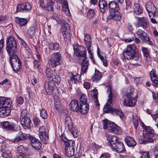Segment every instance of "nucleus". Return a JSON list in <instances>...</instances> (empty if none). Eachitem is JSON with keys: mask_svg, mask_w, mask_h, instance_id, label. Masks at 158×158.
<instances>
[{"mask_svg": "<svg viewBox=\"0 0 158 158\" xmlns=\"http://www.w3.org/2000/svg\"><path fill=\"white\" fill-rule=\"evenodd\" d=\"M21 123L23 127L25 129H28L30 127L31 120L28 117L21 118Z\"/></svg>", "mask_w": 158, "mask_h": 158, "instance_id": "nucleus-18", "label": "nucleus"}, {"mask_svg": "<svg viewBox=\"0 0 158 158\" xmlns=\"http://www.w3.org/2000/svg\"><path fill=\"white\" fill-rule=\"evenodd\" d=\"M123 55L124 58L127 60L132 59L138 61L139 59V54L138 50L134 45L128 46L126 50L123 51Z\"/></svg>", "mask_w": 158, "mask_h": 158, "instance_id": "nucleus-3", "label": "nucleus"}, {"mask_svg": "<svg viewBox=\"0 0 158 158\" xmlns=\"http://www.w3.org/2000/svg\"><path fill=\"white\" fill-rule=\"evenodd\" d=\"M2 156L6 158H10L12 156V155L10 153H7L5 151L2 152Z\"/></svg>", "mask_w": 158, "mask_h": 158, "instance_id": "nucleus-58", "label": "nucleus"}, {"mask_svg": "<svg viewBox=\"0 0 158 158\" xmlns=\"http://www.w3.org/2000/svg\"><path fill=\"white\" fill-rule=\"evenodd\" d=\"M97 54L100 59L103 62V64L105 66H106L107 65V61L105 58L104 57L100 54V51L99 50V49L98 48L97 49Z\"/></svg>", "mask_w": 158, "mask_h": 158, "instance_id": "nucleus-41", "label": "nucleus"}, {"mask_svg": "<svg viewBox=\"0 0 158 158\" xmlns=\"http://www.w3.org/2000/svg\"><path fill=\"white\" fill-rule=\"evenodd\" d=\"M23 10V12H29L31 9V6L28 3H24Z\"/></svg>", "mask_w": 158, "mask_h": 158, "instance_id": "nucleus-43", "label": "nucleus"}, {"mask_svg": "<svg viewBox=\"0 0 158 158\" xmlns=\"http://www.w3.org/2000/svg\"><path fill=\"white\" fill-rule=\"evenodd\" d=\"M65 124V126L67 127L69 129L72 128L73 123L70 116H68L66 117Z\"/></svg>", "mask_w": 158, "mask_h": 158, "instance_id": "nucleus-32", "label": "nucleus"}, {"mask_svg": "<svg viewBox=\"0 0 158 158\" xmlns=\"http://www.w3.org/2000/svg\"><path fill=\"white\" fill-rule=\"evenodd\" d=\"M145 7L148 13L149 17H154L156 11V8L154 5L152 3L149 2L146 4Z\"/></svg>", "mask_w": 158, "mask_h": 158, "instance_id": "nucleus-14", "label": "nucleus"}, {"mask_svg": "<svg viewBox=\"0 0 158 158\" xmlns=\"http://www.w3.org/2000/svg\"><path fill=\"white\" fill-rule=\"evenodd\" d=\"M55 85L52 81L44 84V86L46 92L48 95L51 94L54 89Z\"/></svg>", "mask_w": 158, "mask_h": 158, "instance_id": "nucleus-19", "label": "nucleus"}, {"mask_svg": "<svg viewBox=\"0 0 158 158\" xmlns=\"http://www.w3.org/2000/svg\"><path fill=\"white\" fill-rule=\"evenodd\" d=\"M132 92L127 93L123 96V105L128 106H133L136 104V99L133 96Z\"/></svg>", "mask_w": 158, "mask_h": 158, "instance_id": "nucleus-7", "label": "nucleus"}, {"mask_svg": "<svg viewBox=\"0 0 158 158\" xmlns=\"http://www.w3.org/2000/svg\"><path fill=\"white\" fill-rule=\"evenodd\" d=\"M70 109L73 111H77L79 110L78 102L77 100L74 99L71 101L69 104Z\"/></svg>", "mask_w": 158, "mask_h": 158, "instance_id": "nucleus-27", "label": "nucleus"}, {"mask_svg": "<svg viewBox=\"0 0 158 158\" xmlns=\"http://www.w3.org/2000/svg\"><path fill=\"white\" fill-rule=\"evenodd\" d=\"M84 42L85 43L86 48L89 54L90 55L89 58L91 59H93V53L92 52L90 48L91 47V37L89 35L87 34H85L84 37Z\"/></svg>", "mask_w": 158, "mask_h": 158, "instance_id": "nucleus-13", "label": "nucleus"}, {"mask_svg": "<svg viewBox=\"0 0 158 158\" xmlns=\"http://www.w3.org/2000/svg\"><path fill=\"white\" fill-rule=\"evenodd\" d=\"M2 127L7 131H17L20 129V127L16 124L8 121H4L1 123Z\"/></svg>", "mask_w": 158, "mask_h": 158, "instance_id": "nucleus-8", "label": "nucleus"}, {"mask_svg": "<svg viewBox=\"0 0 158 158\" xmlns=\"http://www.w3.org/2000/svg\"><path fill=\"white\" fill-rule=\"evenodd\" d=\"M59 48V44L56 42L52 43L49 45V48L50 50H57Z\"/></svg>", "mask_w": 158, "mask_h": 158, "instance_id": "nucleus-34", "label": "nucleus"}, {"mask_svg": "<svg viewBox=\"0 0 158 158\" xmlns=\"http://www.w3.org/2000/svg\"><path fill=\"white\" fill-rule=\"evenodd\" d=\"M59 16V15L58 13H54L53 14L52 18V19L55 20L57 23L60 24V20H64L60 19Z\"/></svg>", "mask_w": 158, "mask_h": 158, "instance_id": "nucleus-44", "label": "nucleus"}, {"mask_svg": "<svg viewBox=\"0 0 158 158\" xmlns=\"http://www.w3.org/2000/svg\"><path fill=\"white\" fill-rule=\"evenodd\" d=\"M32 147L35 149L39 150L41 147V143L34 136L30 135L29 138Z\"/></svg>", "mask_w": 158, "mask_h": 158, "instance_id": "nucleus-16", "label": "nucleus"}, {"mask_svg": "<svg viewBox=\"0 0 158 158\" xmlns=\"http://www.w3.org/2000/svg\"><path fill=\"white\" fill-rule=\"evenodd\" d=\"M65 145V152L66 156L68 157H71L74 154V149L73 147L74 143L72 141L68 140L65 139H63Z\"/></svg>", "mask_w": 158, "mask_h": 158, "instance_id": "nucleus-4", "label": "nucleus"}, {"mask_svg": "<svg viewBox=\"0 0 158 158\" xmlns=\"http://www.w3.org/2000/svg\"><path fill=\"white\" fill-rule=\"evenodd\" d=\"M102 77V75L100 72L98 71H97L96 69L94 77H93V79L94 80L98 81Z\"/></svg>", "mask_w": 158, "mask_h": 158, "instance_id": "nucleus-45", "label": "nucleus"}, {"mask_svg": "<svg viewBox=\"0 0 158 158\" xmlns=\"http://www.w3.org/2000/svg\"><path fill=\"white\" fill-rule=\"evenodd\" d=\"M63 10L64 13L67 15L69 16L70 15L68 5L67 6H63Z\"/></svg>", "mask_w": 158, "mask_h": 158, "instance_id": "nucleus-54", "label": "nucleus"}, {"mask_svg": "<svg viewBox=\"0 0 158 158\" xmlns=\"http://www.w3.org/2000/svg\"><path fill=\"white\" fill-rule=\"evenodd\" d=\"M88 61L87 60L86 58V59L84 58L82 60L81 65V75L86 72L87 70L88 69Z\"/></svg>", "mask_w": 158, "mask_h": 158, "instance_id": "nucleus-25", "label": "nucleus"}, {"mask_svg": "<svg viewBox=\"0 0 158 158\" xmlns=\"http://www.w3.org/2000/svg\"><path fill=\"white\" fill-rule=\"evenodd\" d=\"M6 49L8 54L10 56L12 55H15L13 54L15 53L17 51V45H9L7 43H6Z\"/></svg>", "mask_w": 158, "mask_h": 158, "instance_id": "nucleus-22", "label": "nucleus"}, {"mask_svg": "<svg viewBox=\"0 0 158 158\" xmlns=\"http://www.w3.org/2000/svg\"><path fill=\"white\" fill-rule=\"evenodd\" d=\"M40 116L44 119H46L48 117V113L44 109H43L40 111Z\"/></svg>", "mask_w": 158, "mask_h": 158, "instance_id": "nucleus-49", "label": "nucleus"}, {"mask_svg": "<svg viewBox=\"0 0 158 158\" xmlns=\"http://www.w3.org/2000/svg\"><path fill=\"white\" fill-rule=\"evenodd\" d=\"M61 25V27L60 30V32H70V30L68 23L65 20H60Z\"/></svg>", "mask_w": 158, "mask_h": 158, "instance_id": "nucleus-24", "label": "nucleus"}, {"mask_svg": "<svg viewBox=\"0 0 158 158\" xmlns=\"http://www.w3.org/2000/svg\"><path fill=\"white\" fill-rule=\"evenodd\" d=\"M45 73L47 78L50 79L55 76V71L52 70L50 68L48 67L46 70Z\"/></svg>", "mask_w": 158, "mask_h": 158, "instance_id": "nucleus-31", "label": "nucleus"}, {"mask_svg": "<svg viewBox=\"0 0 158 158\" xmlns=\"http://www.w3.org/2000/svg\"><path fill=\"white\" fill-rule=\"evenodd\" d=\"M109 132L117 133L120 131L119 127L115 124H110L106 129Z\"/></svg>", "mask_w": 158, "mask_h": 158, "instance_id": "nucleus-26", "label": "nucleus"}, {"mask_svg": "<svg viewBox=\"0 0 158 158\" xmlns=\"http://www.w3.org/2000/svg\"><path fill=\"white\" fill-rule=\"evenodd\" d=\"M12 103L11 100L5 97H0V107L4 108H9L11 106Z\"/></svg>", "mask_w": 158, "mask_h": 158, "instance_id": "nucleus-15", "label": "nucleus"}, {"mask_svg": "<svg viewBox=\"0 0 158 158\" xmlns=\"http://www.w3.org/2000/svg\"><path fill=\"white\" fill-rule=\"evenodd\" d=\"M10 60L13 70L15 72H17L21 65L19 58L16 55H12L10 57Z\"/></svg>", "mask_w": 158, "mask_h": 158, "instance_id": "nucleus-6", "label": "nucleus"}, {"mask_svg": "<svg viewBox=\"0 0 158 158\" xmlns=\"http://www.w3.org/2000/svg\"><path fill=\"white\" fill-rule=\"evenodd\" d=\"M51 80H52L51 81H52L53 83L55 82L58 83L60 82V78L59 77V76L57 75H56V74H55V76H53L52 79H50Z\"/></svg>", "mask_w": 158, "mask_h": 158, "instance_id": "nucleus-50", "label": "nucleus"}, {"mask_svg": "<svg viewBox=\"0 0 158 158\" xmlns=\"http://www.w3.org/2000/svg\"><path fill=\"white\" fill-rule=\"evenodd\" d=\"M142 127L144 129L143 136L139 140L140 144H146L147 143H152L153 139L152 138L154 136V130L149 126H147L142 124Z\"/></svg>", "mask_w": 158, "mask_h": 158, "instance_id": "nucleus-2", "label": "nucleus"}, {"mask_svg": "<svg viewBox=\"0 0 158 158\" xmlns=\"http://www.w3.org/2000/svg\"><path fill=\"white\" fill-rule=\"evenodd\" d=\"M136 34L140 38L143 36H145L147 35V33L145 32L141 29H138L136 32Z\"/></svg>", "mask_w": 158, "mask_h": 158, "instance_id": "nucleus-46", "label": "nucleus"}, {"mask_svg": "<svg viewBox=\"0 0 158 158\" xmlns=\"http://www.w3.org/2000/svg\"><path fill=\"white\" fill-rule=\"evenodd\" d=\"M80 111L82 114L87 113L89 110V106L87 104H80Z\"/></svg>", "mask_w": 158, "mask_h": 158, "instance_id": "nucleus-30", "label": "nucleus"}, {"mask_svg": "<svg viewBox=\"0 0 158 158\" xmlns=\"http://www.w3.org/2000/svg\"><path fill=\"white\" fill-rule=\"evenodd\" d=\"M152 81L153 85L156 87H158V76L152 78Z\"/></svg>", "mask_w": 158, "mask_h": 158, "instance_id": "nucleus-53", "label": "nucleus"}, {"mask_svg": "<svg viewBox=\"0 0 158 158\" xmlns=\"http://www.w3.org/2000/svg\"><path fill=\"white\" fill-rule=\"evenodd\" d=\"M107 87L108 89L107 92H109V93L108 102L104 107V112L106 113H109L110 112L114 113L118 115L120 118L123 117L124 114L120 110L115 109L111 107V106L113 105L112 98L114 96V94L112 93L111 86L110 85H108Z\"/></svg>", "mask_w": 158, "mask_h": 158, "instance_id": "nucleus-1", "label": "nucleus"}, {"mask_svg": "<svg viewBox=\"0 0 158 158\" xmlns=\"http://www.w3.org/2000/svg\"><path fill=\"white\" fill-rule=\"evenodd\" d=\"M125 141L129 147H134L136 144L134 139L130 136H127L125 139Z\"/></svg>", "mask_w": 158, "mask_h": 158, "instance_id": "nucleus-28", "label": "nucleus"}, {"mask_svg": "<svg viewBox=\"0 0 158 158\" xmlns=\"http://www.w3.org/2000/svg\"><path fill=\"white\" fill-rule=\"evenodd\" d=\"M27 114V113L26 110L25 109L23 110L21 112L20 117V119H21V118H23H23L27 117L26 116Z\"/></svg>", "mask_w": 158, "mask_h": 158, "instance_id": "nucleus-62", "label": "nucleus"}, {"mask_svg": "<svg viewBox=\"0 0 158 158\" xmlns=\"http://www.w3.org/2000/svg\"><path fill=\"white\" fill-rule=\"evenodd\" d=\"M80 99V104H87L86 103L87 101V97L84 94H82L81 95Z\"/></svg>", "mask_w": 158, "mask_h": 158, "instance_id": "nucleus-47", "label": "nucleus"}, {"mask_svg": "<svg viewBox=\"0 0 158 158\" xmlns=\"http://www.w3.org/2000/svg\"><path fill=\"white\" fill-rule=\"evenodd\" d=\"M81 75L79 74H76L73 76L71 78V81H73L76 84H78L81 81Z\"/></svg>", "mask_w": 158, "mask_h": 158, "instance_id": "nucleus-38", "label": "nucleus"}, {"mask_svg": "<svg viewBox=\"0 0 158 158\" xmlns=\"http://www.w3.org/2000/svg\"><path fill=\"white\" fill-rule=\"evenodd\" d=\"M150 74L151 78V80H152V78L153 77H158L156 75L155 71L154 69H152L151 72H150Z\"/></svg>", "mask_w": 158, "mask_h": 158, "instance_id": "nucleus-63", "label": "nucleus"}, {"mask_svg": "<svg viewBox=\"0 0 158 158\" xmlns=\"http://www.w3.org/2000/svg\"><path fill=\"white\" fill-rule=\"evenodd\" d=\"M111 124L109 123V121L107 119H105L103 120L102 122V125L103 126V128L104 129H106L109 127V125Z\"/></svg>", "mask_w": 158, "mask_h": 158, "instance_id": "nucleus-55", "label": "nucleus"}, {"mask_svg": "<svg viewBox=\"0 0 158 158\" xmlns=\"http://www.w3.org/2000/svg\"><path fill=\"white\" fill-rule=\"evenodd\" d=\"M141 158H150V156L148 152H144L142 155Z\"/></svg>", "mask_w": 158, "mask_h": 158, "instance_id": "nucleus-64", "label": "nucleus"}, {"mask_svg": "<svg viewBox=\"0 0 158 158\" xmlns=\"http://www.w3.org/2000/svg\"><path fill=\"white\" fill-rule=\"evenodd\" d=\"M111 148L114 150L118 153H122L125 151V148L122 143L118 141L117 143L113 145Z\"/></svg>", "mask_w": 158, "mask_h": 158, "instance_id": "nucleus-20", "label": "nucleus"}, {"mask_svg": "<svg viewBox=\"0 0 158 158\" xmlns=\"http://www.w3.org/2000/svg\"><path fill=\"white\" fill-rule=\"evenodd\" d=\"M91 94L92 96L97 100V95L98 94L97 90L96 89L93 90L91 91Z\"/></svg>", "mask_w": 158, "mask_h": 158, "instance_id": "nucleus-56", "label": "nucleus"}, {"mask_svg": "<svg viewBox=\"0 0 158 158\" xmlns=\"http://www.w3.org/2000/svg\"><path fill=\"white\" fill-rule=\"evenodd\" d=\"M62 62L61 55L59 52L53 54L49 60V65L52 67L60 64Z\"/></svg>", "mask_w": 158, "mask_h": 158, "instance_id": "nucleus-5", "label": "nucleus"}, {"mask_svg": "<svg viewBox=\"0 0 158 158\" xmlns=\"http://www.w3.org/2000/svg\"><path fill=\"white\" fill-rule=\"evenodd\" d=\"M133 122L135 126V128L136 130L138 126L139 125V122L138 121V118L136 116H135V118L134 115L133 116Z\"/></svg>", "mask_w": 158, "mask_h": 158, "instance_id": "nucleus-51", "label": "nucleus"}, {"mask_svg": "<svg viewBox=\"0 0 158 158\" xmlns=\"http://www.w3.org/2000/svg\"><path fill=\"white\" fill-rule=\"evenodd\" d=\"M6 43H7L9 45L12 44L13 45H17L15 39L12 36H9L7 37Z\"/></svg>", "mask_w": 158, "mask_h": 158, "instance_id": "nucleus-39", "label": "nucleus"}, {"mask_svg": "<svg viewBox=\"0 0 158 158\" xmlns=\"http://www.w3.org/2000/svg\"><path fill=\"white\" fill-rule=\"evenodd\" d=\"M98 6L101 12L104 13L106 9L107 8V4L105 0H100L99 2Z\"/></svg>", "mask_w": 158, "mask_h": 158, "instance_id": "nucleus-29", "label": "nucleus"}, {"mask_svg": "<svg viewBox=\"0 0 158 158\" xmlns=\"http://www.w3.org/2000/svg\"><path fill=\"white\" fill-rule=\"evenodd\" d=\"M60 34H61V35L63 36L64 39V40H65V41H66L67 40H70V38L71 36V35L70 33V32H60Z\"/></svg>", "mask_w": 158, "mask_h": 158, "instance_id": "nucleus-42", "label": "nucleus"}, {"mask_svg": "<svg viewBox=\"0 0 158 158\" xmlns=\"http://www.w3.org/2000/svg\"><path fill=\"white\" fill-rule=\"evenodd\" d=\"M40 6L43 8L49 11L53 10L54 2L53 0H40Z\"/></svg>", "mask_w": 158, "mask_h": 158, "instance_id": "nucleus-11", "label": "nucleus"}, {"mask_svg": "<svg viewBox=\"0 0 158 158\" xmlns=\"http://www.w3.org/2000/svg\"><path fill=\"white\" fill-rule=\"evenodd\" d=\"M134 11L137 15L142 13L143 10L141 7L138 4H135L133 7Z\"/></svg>", "mask_w": 158, "mask_h": 158, "instance_id": "nucleus-33", "label": "nucleus"}, {"mask_svg": "<svg viewBox=\"0 0 158 158\" xmlns=\"http://www.w3.org/2000/svg\"><path fill=\"white\" fill-rule=\"evenodd\" d=\"M108 144L111 148L118 142V138L115 135H110L107 138Z\"/></svg>", "mask_w": 158, "mask_h": 158, "instance_id": "nucleus-21", "label": "nucleus"}, {"mask_svg": "<svg viewBox=\"0 0 158 158\" xmlns=\"http://www.w3.org/2000/svg\"><path fill=\"white\" fill-rule=\"evenodd\" d=\"M108 8L110 13L118 11L119 9L118 3L114 1L110 2L109 3Z\"/></svg>", "mask_w": 158, "mask_h": 158, "instance_id": "nucleus-23", "label": "nucleus"}, {"mask_svg": "<svg viewBox=\"0 0 158 158\" xmlns=\"http://www.w3.org/2000/svg\"><path fill=\"white\" fill-rule=\"evenodd\" d=\"M147 112L148 114L151 115V116L152 117L153 119L155 120V121L158 119V110L156 111L153 114H151V111L149 110H147Z\"/></svg>", "mask_w": 158, "mask_h": 158, "instance_id": "nucleus-48", "label": "nucleus"}, {"mask_svg": "<svg viewBox=\"0 0 158 158\" xmlns=\"http://www.w3.org/2000/svg\"><path fill=\"white\" fill-rule=\"evenodd\" d=\"M94 15V11L92 9L90 10L88 12V15L89 18H92Z\"/></svg>", "mask_w": 158, "mask_h": 158, "instance_id": "nucleus-60", "label": "nucleus"}, {"mask_svg": "<svg viewBox=\"0 0 158 158\" xmlns=\"http://www.w3.org/2000/svg\"><path fill=\"white\" fill-rule=\"evenodd\" d=\"M24 3H20L17 4L16 8V11L17 12H23V7L24 6Z\"/></svg>", "mask_w": 158, "mask_h": 158, "instance_id": "nucleus-52", "label": "nucleus"}, {"mask_svg": "<svg viewBox=\"0 0 158 158\" xmlns=\"http://www.w3.org/2000/svg\"><path fill=\"white\" fill-rule=\"evenodd\" d=\"M39 135L41 140L44 144H47L48 142V135L46 132L45 128L43 126H41L39 129Z\"/></svg>", "mask_w": 158, "mask_h": 158, "instance_id": "nucleus-10", "label": "nucleus"}, {"mask_svg": "<svg viewBox=\"0 0 158 158\" xmlns=\"http://www.w3.org/2000/svg\"><path fill=\"white\" fill-rule=\"evenodd\" d=\"M17 22L21 26H25L27 23V19L17 17Z\"/></svg>", "mask_w": 158, "mask_h": 158, "instance_id": "nucleus-36", "label": "nucleus"}, {"mask_svg": "<svg viewBox=\"0 0 158 158\" xmlns=\"http://www.w3.org/2000/svg\"><path fill=\"white\" fill-rule=\"evenodd\" d=\"M142 51L144 56L146 57V58H148L149 57V54L148 52V50L147 49V48H143Z\"/></svg>", "mask_w": 158, "mask_h": 158, "instance_id": "nucleus-61", "label": "nucleus"}, {"mask_svg": "<svg viewBox=\"0 0 158 158\" xmlns=\"http://www.w3.org/2000/svg\"><path fill=\"white\" fill-rule=\"evenodd\" d=\"M74 53L77 56L86 59V51L85 48L80 45L78 46L77 48H74Z\"/></svg>", "mask_w": 158, "mask_h": 158, "instance_id": "nucleus-12", "label": "nucleus"}, {"mask_svg": "<svg viewBox=\"0 0 158 158\" xmlns=\"http://www.w3.org/2000/svg\"><path fill=\"white\" fill-rule=\"evenodd\" d=\"M33 122L35 126H39L40 124V120L36 117H35L33 118Z\"/></svg>", "mask_w": 158, "mask_h": 158, "instance_id": "nucleus-57", "label": "nucleus"}, {"mask_svg": "<svg viewBox=\"0 0 158 158\" xmlns=\"http://www.w3.org/2000/svg\"><path fill=\"white\" fill-rule=\"evenodd\" d=\"M16 102L19 104L22 105L24 102V99L22 97L20 96L17 99Z\"/></svg>", "mask_w": 158, "mask_h": 158, "instance_id": "nucleus-59", "label": "nucleus"}, {"mask_svg": "<svg viewBox=\"0 0 158 158\" xmlns=\"http://www.w3.org/2000/svg\"><path fill=\"white\" fill-rule=\"evenodd\" d=\"M112 19L116 21H119L121 18V16L118 11L110 13Z\"/></svg>", "mask_w": 158, "mask_h": 158, "instance_id": "nucleus-35", "label": "nucleus"}, {"mask_svg": "<svg viewBox=\"0 0 158 158\" xmlns=\"http://www.w3.org/2000/svg\"><path fill=\"white\" fill-rule=\"evenodd\" d=\"M19 42L21 44V48L22 49H24L25 50L28 52L29 50V48L26 43L23 40L20 38L19 37H18Z\"/></svg>", "mask_w": 158, "mask_h": 158, "instance_id": "nucleus-37", "label": "nucleus"}, {"mask_svg": "<svg viewBox=\"0 0 158 158\" xmlns=\"http://www.w3.org/2000/svg\"><path fill=\"white\" fill-rule=\"evenodd\" d=\"M35 33V30L33 27H31L28 30L27 35L29 37L31 38L34 35Z\"/></svg>", "mask_w": 158, "mask_h": 158, "instance_id": "nucleus-40", "label": "nucleus"}, {"mask_svg": "<svg viewBox=\"0 0 158 158\" xmlns=\"http://www.w3.org/2000/svg\"><path fill=\"white\" fill-rule=\"evenodd\" d=\"M135 18L137 20V23L135 24L136 27H142L144 29L148 27L149 26L148 21L146 18L144 17H135Z\"/></svg>", "mask_w": 158, "mask_h": 158, "instance_id": "nucleus-9", "label": "nucleus"}, {"mask_svg": "<svg viewBox=\"0 0 158 158\" xmlns=\"http://www.w3.org/2000/svg\"><path fill=\"white\" fill-rule=\"evenodd\" d=\"M30 136L29 134H26L22 132H19L15 138L13 140V142L15 143H18L20 141L25 140L29 139Z\"/></svg>", "mask_w": 158, "mask_h": 158, "instance_id": "nucleus-17", "label": "nucleus"}]
</instances>
